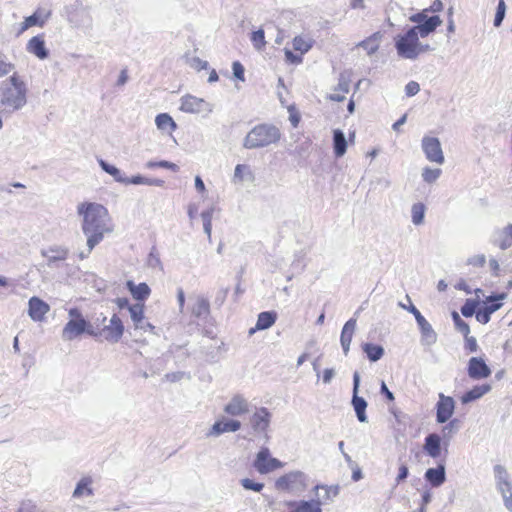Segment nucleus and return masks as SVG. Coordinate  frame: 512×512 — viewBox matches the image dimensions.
<instances>
[{
	"instance_id": "obj_1",
	"label": "nucleus",
	"mask_w": 512,
	"mask_h": 512,
	"mask_svg": "<svg viewBox=\"0 0 512 512\" xmlns=\"http://www.w3.org/2000/svg\"><path fill=\"white\" fill-rule=\"evenodd\" d=\"M395 37V48L398 55L405 59H416L419 55L430 50L428 44H422L419 37L425 38L441 26L442 20L438 15L426 19L424 23H416Z\"/></svg>"
},
{
	"instance_id": "obj_2",
	"label": "nucleus",
	"mask_w": 512,
	"mask_h": 512,
	"mask_svg": "<svg viewBox=\"0 0 512 512\" xmlns=\"http://www.w3.org/2000/svg\"><path fill=\"white\" fill-rule=\"evenodd\" d=\"M77 211L83 217L82 230L87 236V246L91 252L106 233L113 231L109 212L103 205L92 202L81 203Z\"/></svg>"
},
{
	"instance_id": "obj_3",
	"label": "nucleus",
	"mask_w": 512,
	"mask_h": 512,
	"mask_svg": "<svg viewBox=\"0 0 512 512\" xmlns=\"http://www.w3.org/2000/svg\"><path fill=\"white\" fill-rule=\"evenodd\" d=\"M124 333V324L117 314H113L110 319L106 316L96 318L92 322V329L89 336L111 343L118 342Z\"/></svg>"
},
{
	"instance_id": "obj_4",
	"label": "nucleus",
	"mask_w": 512,
	"mask_h": 512,
	"mask_svg": "<svg viewBox=\"0 0 512 512\" xmlns=\"http://www.w3.org/2000/svg\"><path fill=\"white\" fill-rule=\"evenodd\" d=\"M279 139L280 132L276 127L261 124L247 134L244 146L248 149L260 148L276 143Z\"/></svg>"
},
{
	"instance_id": "obj_5",
	"label": "nucleus",
	"mask_w": 512,
	"mask_h": 512,
	"mask_svg": "<svg viewBox=\"0 0 512 512\" xmlns=\"http://www.w3.org/2000/svg\"><path fill=\"white\" fill-rule=\"evenodd\" d=\"M68 314L69 320L62 329V338L72 341L83 334L89 335L92 322L87 321L78 308L69 309Z\"/></svg>"
},
{
	"instance_id": "obj_6",
	"label": "nucleus",
	"mask_w": 512,
	"mask_h": 512,
	"mask_svg": "<svg viewBox=\"0 0 512 512\" xmlns=\"http://www.w3.org/2000/svg\"><path fill=\"white\" fill-rule=\"evenodd\" d=\"M284 464L277 458L272 457L267 447H262L253 462V467L260 474H268L275 470L281 469Z\"/></svg>"
},
{
	"instance_id": "obj_7",
	"label": "nucleus",
	"mask_w": 512,
	"mask_h": 512,
	"mask_svg": "<svg viewBox=\"0 0 512 512\" xmlns=\"http://www.w3.org/2000/svg\"><path fill=\"white\" fill-rule=\"evenodd\" d=\"M306 486L305 475L301 471H291L278 477L275 488L278 491L289 492L295 489H303Z\"/></svg>"
},
{
	"instance_id": "obj_8",
	"label": "nucleus",
	"mask_w": 512,
	"mask_h": 512,
	"mask_svg": "<svg viewBox=\"0 0 512 512\" xmlns=\"http://www.w3.org/2000/svg\"><path fill=\"white\" fill-rule=\"evenodd\" d=\"M292 45L296 53H293L289 49H285V60L289 64H300L303 60V55L312 47V43L302 36H296L292 41Z\"/></svg>"
},
{
	"instance_id": "obj_9",
	"label": "nucleus",
	"mask_w": 512,
	"mask_h": 512,
	"mask_svg": "<svg viewBox=\"0 0 512 512\" xmlns=\"http://www.w3.org/2000/svg\"><path fill=\"white\" fill-rule=\"evenodd\" d=\"M422 149L426 158L430 162L437 164L444 163V155L439 140L435 137H424L422 140Z\"/></svg>"
},
{
	"instance_id": "obj_10",
	"label": "nucleus",
	"mask_w": 512,
	"mask_h": 512,
	"mask_svg": "<svg viewBox=\"0 0 512 512\" xmlns=\"http://www.w3.org/2000/svg\"><path fill=\"white\" fill-rule=\"evenodd\" d=\"M455 410V401L451 396L443 393L439 394V400L436 404V420L438 423L447 422L453 415Z\"/></svg>"
},
{
	"instance_id": "obj_11",
	"label": "nucleus",
	"mask_w": 512,
	"mask_h": 512,
	"mask_svg": "<svg viewBox=\"0 0 512 512\" xmlns=\"http://www.w3.org/2000/svg\"><path fill=\"white\" fill-rule=\"evenodd\" d=\"M467 372L471 379H486L491 375V369L481 357H472L468 361Z\"/></svg>"
},
{
	"instance_id": "obj_12",
	"label": "nucleus",
	"mask_w": 512,
	"mask_h": 512,
	"mask_svg": "<svg viewBox=\"0 0 512 512\" xmlns=\"http://www.w3.org/2000/svg\"><path fill=\"white\" fill-rule=\"evenodd\" d=\"M51 16V11L44 8H37L35 12L26 17L20 25L18 35L24 33L33 26L43 27Z\"/></svg>"
},
{
	"instance_id": "obj_13",
	"label": "nucleus",
	"mask_w": 512,
	"mask_h": 512,
	"mask_svg": "<svg viewBox=\"0 0 512 512\" xmlns=\"http://www.w3.org/2000/svg\"><path fill=\"white\" fill-rule=\"evenodd\" d=\"M180 110L186 113H205L210 111V107L202 98L185 95L181 98Z\"/></svg>"
},
{
	"instance_id": "obj_14",
	"label": "nucleus",
	"mask_w": 512,
	"mask_h": 512,
	"mask_svg": "<svg viewBox=\"0 0 512 512\" xmlns=\"http://www.w3.org/2000/svg\"><path fill=\"white\" fill-rule=\"evenodd\" d=\"M50 311L48 303L40 299L39 297L33 296L28 302V315L35 322H42L45 320L47 313Z\"/></svg>"
},
{
	"instance_id": "obj_15",
	"label": "nucleus",
	"mask_w": 512,
	"mask_h": 512,
	"mask_svg": "<svg viewBox=\"0 0 512 512\" xmlns=\"http://www.w3.org/2000/svg\"><path fill=\"white\" fill-rule=\"evenodd\" d=\"M271 420V414L267 408L261 407L250 418V424L255 432H266Z\"/></svg>"
},
{
	"instance_id": "obj_16",
	"label": "nucleus",
	"mask_w": 512,
	"mask_h": 512,
	"mask_svg": "<svg viewBox=\"0 0 512 512\" xmlns=\"http://www.w3.org/2000/svg\"><path fill=\"white\" fill-rule=\"evenodd\" d=\"M384 38V32L383 31H377L370 36L366 37L362 41H360L356 47L363 49V51L371 56L378 52L381 43Z\"/></svg>"
},
{
	"instance_id": "obj_17",
	"label": "nucleus",
	"mask_w": 512,
	"mask_h": 512,
	"mask_svg": "<svg viewBox=\"0 0 512 512\" xmlns=\"http://www.w3.org/2000/svg\"><path fill=\"white\" fill-rule=\"evenodd\" d=\"M321 504L320 500L286 502L289 512H322Z\"/></svg>"
},
{
	"instance_id": "obj_18",
	"label": "nucleus",
	"mask_w": 512,
	"mask_h": 512,
	"mask_svg": "<svg viewBox=\"0 0 512 512\" xmlns=\"http://www.w3.org/2000/svg\"><path fill=\"white\" fill-rule=\"evenodd\" d=\"M29 53L35 55L39 59H46L49 55L45 46L44 34H39L32 37L26 46Z\"/></svg>"
},
{
	"instance_id": "obj_19",
	"label": "nucleus",
	"mask_w": 512,
	"mask_h": 512,
	"mask_svg": "<svg viewBox=\"0 0 512 512\" xmlns=\"http://www.w3.org/2000/svg\"><path fill=\"white\" fill-rule=\"evenodd\" d=\"M224 411L231 416H241L249 411V405L241 395H235L224 407Z\"/></svg>"
},
{
	"instance_id": "obj_20",
	"label": "nucleus",
	"mask_w": 512,
	"mask_h": 512,
	"mask_svg": "<svg viewBox=\"0 0 512 512\" xmlns=\"http://www.w3.org/2000/svg\"><path fill=\"white\" fill-rule=\"evenodd\" d=\"M359 386V376L357 373L354 374V389H353V399L352 404L354 407V410L356 412L357 418L360 422H365L367 417L365 414V410L367 407V402L364 398L357 396V390Z\"/></svg>"
},
{
	"instance_id": "obj_21",
	"label": "nucleus",
	"mask_w": 512,
	"mask_h": 512,
	"mask_svg": "<svg viewBox=\"0 0 512 512\" xmlns=\"http://www.w3.org/2000/svg\"><path fill=\"white\" fill-rule=\"evenodd\" d=\"M423 449L430 457L439 458L441 456V437L436 433L427 435Z\"/></svg>"
},
{
	"instance_id": "obj_22",
	"label": "nucleus",
	"mask_w": 512,
	"mask_h": 512,
	"mask_svg": "<svg viewBox=\"0 0 512 512\" xmlns=\"http://www.w3.org/2000/svg\"><path fill=\"white\" fill-rule=\"evenodd\" d=\"M241 428L238 420H219L210 429L209 435L218 436L225 432H235Z\"/></svg>"
},
{
	"instance_id": "obj_23",
	"label": "nucleus",
	"mask_w": 512,
	"mask_h": 512,
	"mask_svg": "<svg viewBox=\"0 0 512 512\" xmlns=\"http://www.w3.org/2000/svg\"><path fill=\"white\" fill-rule=\"evenodd\" d=\"M356 328V320L349 319L343 326L340 336V342L345 355L348 354L350 344Z\"/></svg>"
},
{
	"instance_id": "obj_24",
	"label": "nucleus",
	"mask_w": 512,
	"mask_h": 512,
	"mask_svg": "<svg viewBox=\"0 0 512 512\" xmlns=\"http://www.w3.org/2000/svg\"><path fill=\"white\" fill-rule=\"evenodd\" d=\"M126 287L137 301L144 302L151 294V289L146 283L135 284L132 280H128Z\"/></svg>"
},
{
	"instance_id": "obj_25",
	"label": "nucleus",
	"mask_w": 512,
	"mask_h": 512,
	"mask_svg": "<svg viewBox=\"0 0 512 512\" xmlns=\"http://www.w3.org/2000/svg\"><path fill=\"white\" fill-rule=\"evenodd\" d=\"M444 5L441 0H434L430 7L423 9L422 11L410 16L409 20L413 23H424L426 19H430L433 16H429L430 12L437 13L441 12Z\"/></svg>"
},
{
	"instance_id": "obj_26",
	"label": "nucleus",
	"mask_w": 512,
	"mask_h": 512,
	"mask_svg": "<svg viewBox=\"0 0 512 512\" xmlns=\"http://www.w3.org/2000/svg\"><path fill=\"white\" fill-rule=\"evenodd\" d=\"M277 319V314L274 311L261 312L258 315L256 326L251 328L249 333L253 334L256 330H265L274 325Z\"/></svg>"
},
{
	"instance_id": "obj_27",
	"label": "nucleus",
	"mask_w": 512,
	"mask_h": 512,
	"mask_svg": "<svg viewBox=\"0 0 512 512\" xmlns=\"http://www.w3.org/2000/svg\"><path fill=\"white\" fill-rule=\"evenodd\" d=\"M425 479L433 487H439L440 485H442L446 480L444 465L439 464L436 468H429L425 472Z\"/></svg>"
},
{
	"instance_id": "obj_28",
	"label": "nucleus",
	"mask_w": 512,
	"mask_h": 512,
	"mask_svg": "<svg viewBox=\"0 0 512 512\" xmlns=\"http://www.w3.org/2000/svg\"><path fill=\"white\" fill-rule=\"evenodd\" d=\"M490 390L491 386L489 384L476 385L461 396V402L462 404H467L475 401L484 396Z\"/></svg>"
},
{
	"instance_id": "obj_29",
	"label": "nucleus",
	"mask_w": 512,
	"mask_h": 512,
	"mask_svg": "<svg viewBox=\"0 0 512 512\" xmlns=\"http://www.w3.org/2000/svg\"><path fill=\"white\" fill-rule=\"evenodd\" d=\"M333 147L336 157H342L346 153L347 141L343 132L339 129H336L333 132Z\"/></svg>"
},
{
	"instance_id": "obj_30",
	"label": "nucleus",
	"mask_w": 512,
	"mask_h": 512,
	"mask_svg": "<svg viewBox=\"0 0 512 512\" xmlns=\"http://www.w3.org/2000/svg\"><path fill=\"white\" fill-rule=\"evenodd\" d=\"M507 297L506 293H499L495 295L488 296L485 301V309L487 312L492 315L494 312L499 310L502 307V301Z\"/></svg>"
},
{
	"instance_id": "obj_31",
	"label": "nucleus",
	"mask_w": 512,
	"mask_h": 512,
	"mask_svg": "<svg viewBox=\"0 0 512 512\" xmlns=\"http://www.w3.org/2000/svg\"><path fill=\"white\" fill-rule=\"evenodd\" d=\"M128 310L130 312L131 319L135 325V328H143L141 324L144 319V303H136L133 305H128Z\"/></svg>"
},
{
	"instance_id": "obj_32",
	"label": "nucleus",
	"mask_w": 512,
	"mask_h": 512,
	"mask_svg": "<svg viewBox=\"0 0 512 512\" xmlns=\"http://www.w3.org/2000/svg\"><path fill=\"white\" fill-rule=\"evenodd\" d=\"M155 122H156L158 129L168 131L170 133L175 131L177 128L175 121L167 113H161V114L157 115Z\"/></svg>"
},
{
	"instance_id": "obj_33",
	"label": "nucleus",
	"mask_w": 512,
	"mask_h": 512,
	"mask_svg": "<svg viewBox=\"0 0 512 512\" xmlns=\"http://www.w3.org/2000/svg\"><path fill=\"white\" fill-rule=\"evenodd\" d=\"M498 488L503 496L505 507L512 512V486L507 480H501Z\"/></svg>"
},
{
	"instance_id": "obj_34",
	"label": "nucleus",
	"mask_w": 512,
	"mask_h": 512,
	"mask_svg": "<svg viewBox=\"0 0 512 512\" xmlns=\"http://www.w3.org/2000/svg\"><path fill=\"white\" fill-rule=\"evenodd\" d=\"M91 483H92V480L90 478H88V477L82 478L78 482V484H77V486H76V488H75V490L73 492V496L75 498H80V497H83V496H90V495H92L93 491H92V489L90 487Z\"/></svg>"
},
{
	"instance_id": "obj_35",
	"label": "nucleus",
	"mask_w": 512,
	"mask_h": 512,
	"mask_svg": "<svg viewBox=\"0 0 512 512\" xmlns=\"http://www.w3.org/2000/svg\"><path fill=\"white\" fill-rule=\"evenodd\" d=\"M497 245L501 249H506L512 245V224H508L499 232Z\"/></svg>"
},
{
	"instance_id": "obj_36",
	"label": "nucleus",
	"mask_w": 512,
	"mask_h": 512,
	"mask_svg": "<svg viewBox=\"0 0 512 512\" xmlns=\"http://www.w3.org/2000/svg\"><path fill=\"white\" fill-rule=\"evenodd\" d=\"M363 351L366 353L368 359L373 362L379 360L384 354V350L380 345L372 343H365L363 345Z\"/></svg>"
},
{
	"instance_id": "obj_37",
	"label": "nucleus",
	"mask_w": 512,
	"mask_h": 512,
	"mask_svg": "<svg viewBox=\"0 0 512 512\" xmlns=\"http://www.w3.org/2000/svg\"><path fill=\"white\" fill-rule=\"evenodd\" d=\"M349 92L348 84L341 82L335 88V92L328 96V99L335 102H342L345 100L346 94Z\"/></svg>"
},
{
	"instance_id": "obj_38",
	"label": "nucleus",
	"mask_w": 512,
	"mask_h": 512,
	"mask_svg": "<svg viewBox=\"0 0 512 512\" xmlns=\"http://www.w3.org/2000/svg\"><path fill=\"white\" fill-rule=\"evenodd\" d=\"M250 40L255 49L261 51L266 46L265 33L263 29L253 31L250 36Z\"/></svg>"
},
{
	"instance_id": "obj_39",
	"label": "nucleus",
	"mask_w": 512,
	"mask_h": 512,
	"mask_svg": "<svg viewBox=\"0 0 512 512\" xmlns=\"http://www.w3.org/2000/svg\"><path fill=\"white\" fill-rule=\"evenodd\" d=\"M247 177H252V172H251L249 166H247L245 164H238L235 167L233 180L235 182H242Z\"/></svg>"
},
{
	"instance_id": "obj_40",
	"label": "nucleus",
	"mask_w": 512,
	"mask_h": 512,
	"mask_svg": "<svg viewBox=\"0 0 512 512\" xmlns=\"http://www.w3.org/2000/svg\"><path fill=\"white\" fill-rule=\"evenodd\" d=\"M425 210L426 208L423 203H416L412 206V221L415 225H419L423 222Z\"/></svg>"
},
{
	"instance_id": "obj_41",
	"label": "nucleus",
	"mask_w": 512,
	"mask_h": 512,
	"mask_svg": "<svg viewBox=\"0 0 512 512\" xmlns=\"http://www.w3.org/2000/svg\"><path fill=\"white\" fill-rule=\"evenodd\" d=\"M316 490L322 489L325 491L324 501H332L339 494V486L338 485H317L315 487Z\"/></svg>"
},
{
	"instance_id": "obj_42",
	"label": "nucleus",
	"mask_w": 512,
	"mask_h": 512,
	"mask_svg": "<svg viewBox=\"0 0 512 512\" xmlns=\"http://www.w3.org/2000/svg\"><path fill=\"white\" fill-rule=\"evenodd\" d=\"M10 82L14 86L15 90L18 93V100L19 102H23L25 98V84L22 80L19 79L17 75H12L10 77Z\"/></svg>"
},
{
	"instance_id": "obj_43",
	"label": "nucleus",
	"mask_w": 512,
	"mask_h": 512,
	"mask_svg": "<svg viewBox=\"0 0 512 512\" xmlns=\"http://www.w3.org/2000/svg\"><path fill=\"white\" fill-rule=\"evenodd\" d=\"M127 183L162 186L164 181L161 179H149L142 176H133L131 179L127 180Z\"/></svg>"
},
{
	"instance_id": "obj_44",
	"label": "nucleus",
	"mask_w": 512,
	"mask_h": 512,
	"mask_svg": "<svg viewBox=\"0 0 512 512\" xmlns=\"http://www.w3.org/2000/svg\"><path fill=\"white\" fill-rule=\"evenodd\" d=\"M201 217L203 220V226L204 231L207 234V236L211 237V231H212V217H213V209H209L206 211H203L201 213Z\"/></svg>"
},
{
	"instance_id": "obj_45",
	"label": "nucleus",
	"mask_w": 512,
	"mask_h": 512,
	"mask_svg": "<svg viewBox=\"0 0 512 512\" xmlns=\"http://www.w3.org/2000/svg\"><path fill=\"white\" fill-rule=\"evenodd\" d=\"M478 302L476 300L467 299L464 305L461 307V313L464 317H471L473 314L476 315V308Z\"/></svg>"
},
{
	"instance_id": "obj_46",
	"label": "nucleus",
	"mask_w": 512,
	"mask_h": 512,
	"mask_svg": "<svg viewBox=\"0 0 512 512\" xmlns=\"http://www.w3.org/2000/svg\"><path fill=\"white\" fill-rule=\"evenodd\" d=\"M441 175V169H432V168H429V167H426L424 168L423 170V173H422V177L424 179L425 182L427 183H433L434 181H436L439 176Z\"/></svg>"
},
{
	"instance_id": "obj_47",
	"label": "nucleus",
	"mask_w": 512,
	"mask_h": 512,
	"mask_svg": "<svg viewBox=\"0 0 512 512\" xmlns=\"http://www.w3.org/2000/svg\"><path fill=\"white\" fill-rule=\"evenodd\" d=\"M147 166L149 168H165V169H169L173 172H177L179 170V167L178 165H176L175 163H172V162H169V161H158V162H149L147 164Z\"/></svg>"
},
{
	"instance_id": "obj_48",
	"label": "nucleus",
	"mask_w": 512,
	"mask_h": 512,
	"mask_svg": "<svg viewBox=\"0 0 512 512\" xmlns=\"http://www.w3.org/2000/svg\"><path fill=\"white\" fill-rule=\"evenodd\" d=\"M505 11H506V6H505L504 0H499L498 6H497V10H496V14H495V18H494V25L496 27L501 25V23H502V21L504 19V16H505Z\"/></svg>"
},
{
	"instance_id": "obj_49",
	"label": "nucleus",
	"mask_w": 512,
	"mask_h": 512,
	"mask_svg": "<svg viewBox=\"0 0 512 512\" xmlns=\"http://www.w3.org/2000/svg\"><path fill=\"white\" fill-rule=\"evenodd\" d=\"M241 485L246 490H252L254 492H260L263 489V487H264L263 483H256V482H254L253 480H251L249 478L242 479L241 480Z\"/></svg>"
},
{
	"instance_id": "obj_50",
	"label": "nucleus",
	"mask_w": 512,
	"mask_h": 512,
	"mask_svg": "<svg viewBox=\"0 0 512 512\" xmlns=\"http://www.w3.org/2000/svg\"><path fill=\"white\" fill-rule=\"evenodd\" d=\"M478 343L474 336H468L464 338V349L467 353H474L478 351Z\"/></svg>"
},
{
	"instance_id": "obj_51",
	"label": "nucleus",
	"mask_w": 512,
	"mask_h": 512,
	"mask_svg": "<svg viewBox=\"0 0 512 512\" xmlns=\"http://www.w3.org/2000/svg\"><path fill=\"white\" fill-rule=\"evenodd\" d=\"M100 165L104 171L113 176L116 180H121L120 171L115 166L110 165L104 161H100Z\"/></svg>"
},
{
	"instance_id": "obj_52",
	"label": "nucleus",
	"mask_w": 512,
	"mask_h": 512,
	"mask_svg": "<svg viewBox=\"0 0 512 512\" xmlns=\"http://www.w3.org/2000/svg\"><path fill=\"white\" fill-rule=\"evenodd\" d=\"M468 264L474 267H483L486 264V257L483 254L474 255L469 258Z\"/></svg>"
},
{
	"instance_id": "obj_53",
	"label": "nucleus",
	"mask_w": 512,
	"mask_h": 512,
	"mask_svg": "<svg viewBox=\"0 0 512 512\" xmlns=\"http://www.w3.org/2000/svg\"><path fill=\"white\" fill-rule=\"evenodd\" d=\"M476 320L482 324H487L490 319H491V315L489 312H487L485 309H479L477 312H476Z\"/></svg>"
},
{
	"instance_id": "obj_54",
	"label": "nucleus",
	"mask_w": 512,
	"mask_h": 512,
	"mask_svg": "<svg viewBox=\"0 0 512 512\" xmlns=\"http://www.w3.org/2000/svg\"><path fill=\"white\" fill-rule=\"evenodd\" d=\"M419 90H420V86L415 81L409 82L405 87V92H406L407 96H414L419 92Z\"/></svg>"
},
{
	"instance_id": "obj_55",
	"label": "nucleus",
	"mask_w": 512,
	"mask_h": 512,
	"mask_svg": "<svg viewBox=\"0 0 512 512\" xmlns=\"http://www.w3.org/2000/svg\"><path fill=\"white\" fill-rule=\"evenodd\" d=\"M233 74L236 78L244 80V67L238 61H235L232 65Z\"/></svg>"
},
{
	"instance_id": "obj_56",
	"label": "nucleus",
	"mask_w": 512,
	"mask_h": 512,
	"mask_svg": "<svg viewBox=\"0 0 512 512\" xmlns=\"http://www.w3.org/2000/svg\"><path fill=\"white\" fill-rule=\"evenodd\" d=\"M408 467L402 464L398 469V475L396 477V483L399 484L408 477Z\"/></svg>"
},
{
	"instance_id": "obj_57",
	"label": "nucleus",
	"mask_w": 512,
	"mask_h": 512,
	"mask_svg": "<svg viewBox=\"0 0 512 512\" xmlns=\"http://www.w3.org/2000/svg\"><path fill=\"white\" fill-rule=\"evenodd\" d=\"M417 321V324L419 325L420 329L423 331V332H431L432 331V327L431 325L429 324V322L424 318V316L422 315L421 317H418V319L416 320Z\"/></svg>"
},
{
	"instance_id": "obj_58",
	"label": "nucleus",
	"mask_w": 512,
	"mask_h": 512,
	"mask_svg": "<svg viewBox=\"0 0 512 512\" xmlns=\"http://www.w3.org/2000/svg\"><path fill=\"white\" fill-rule=\"evenodd\" d=\"M464 338L470 336V327L464 320L455 327Z\"/></svg>"
},
{
	"instance_id": "obj_59",
	"label": "nucleus",
	"mask_w": 512,
	"mask_h": 512,
	"mask_svg": "<svg viewBox=\"0 0 512 512\" xmlns=\"http://www.w3.org/2000/svg\"><path fill=\"white\" fill-rule=\"evenodd\" d=\"M13 70V64L0 61V76H4Z\"/></svg>"
},
{
	"instance_id": "obj_60",
	"label": "nucleus",
	"mask_w": 512,
	"mask_h": 512,
	"mask_svg": "<svg viewBox=\"0 0 512 512\" xmlns=\"http://www.w3.org/2000/svg\"><path fill=\"white\" fill-rule=\"evenodd\" d=\"M334 376V370L333 369H325L323 371V374H322V379H323V382L324 383H329L331 381V379L333 378Z\"/></svg>"
},
{
	"instance_id": "obj_61",
	"label": "nucleus",
	"mask_w": 512,
	"mask_h": 512,
	"mask_svg": "<svg viewBox=\"0 0 512 512\" xmlns=\"http://www.w3.org/2000/svg\"><path fill=\"white\" fill-rule=\"evenodd\" d=\"M489 266H490V269H491L492 273L495 276H498L499 275V271H500V266H499L498 261L496 259H490Z\"/></svg>"
},
{
	"instance_id": "obj_62",
	"label": "nucleus",
	"mask_w": 512,
	"mask_h": 512,
	"mask_svg": "<svg viewBox=\"0 0 512 512\" xmlns=\"http://www.w3.org/2000/svg\"><path fill=\"white\" fill-rule=\"evenodd\" d=\"M381 392L386 396V398L389 401H393L394 400L393 393L387 388V386H386V384L384 382H382V385H381Z\"/></svg>"
},
{
	"instance_id": "obj_63",
	"label": "nucleus",
	"mask_w": 512,
	"mask_h": 512,
	"mask_svg": "<svg viewBox=\"0 0 512 512\" xmlns=\"http://www.w3.org/2000/svg\"><path fill=\"white\" fill-rule=\"evenodd\" d=\"M195 187L200 193L205 192V185L200 176H196L195 178Z\"/></svg>"
},
{
	"instance_id": "obj_64",
	"label": "nucleus",
	"mask_w": 512,
	"mask_h": 512,
	"mask_svg": "<svg viewBox=\"0 0 512 512\" xmlns=\"http://www.w3.org/2000/svg\"><path fill=\"white\" fill-rule=\"evenodd\" d=\"M402 307L407 309L409 312H411L414 315L416 320L418 319V317L422 316L420 311L414 305H412V304L409 307H406L404 305Z\"/></svg>"
}]
</instances>
